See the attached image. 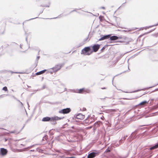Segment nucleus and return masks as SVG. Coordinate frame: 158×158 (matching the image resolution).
<instances>
[{
    "mask_svg": "<svg viewBox=\"0 0 158 158\" xmlns=\"http://www.w3.org/2000/svg\"><path fill=\"white\" fill-rule=\"evenodd\" d=\"M124 39L125 40L124 41H120L121 42H124L125 43V44H129V43L130 42H131L133 41L132 39L131 38H129L127 37H125Z\"/></svg>",
    "mask_w": 158,
    "mask_h": 158,
    "instance_id": "obj_6",
    "label": "nucleus"
},
{
    "mask_svg": "<svg viewBox=\"0 0 158 158\" xmlns=\"http://www.w3.org/2000/svg\"><path fill=\"white\" fill-rule=\"evenodd\" d=\"M101 8H102V9H105V7H101Z\"/></svg>",
    "mask_w": 158,
    "mask_h": 158,
    "instance_id": "obj_28",
    "label": "nucleus"
},
{
    "mask_svg": "<svg viewBox=\"0 0 158 158\" xmlns=\"http://www.w3.org/2000/svg\"><path fill=\"white\" fill-rule=\"evenodd\" d=\"M20 103H21V104L22 105H23V103L21 102H20Z\"/></svg>",
    "mask_w": 158,
    "mask_h": 158,
    "instance_id": "obj_32",
    "label": "nucleus"
},
{
    "mask_svg": "<svg viewBox=\"0 0 158 158\" xmlns=\"http://www.w3.org/2000/svg\"><path fill=\"white\" fill-rule=\"evenodd\" d=\"M93 51L91 50L90 47H86L82 49L81 52V54L84 55H89L91 54Z\"/></svg>",
    "mask_w": 158,
    "mask_h": 158,
    "instance_id": "obj_2",
    "label": "nucleus"
},
{
    "mask_svg": "<svg viewBox=\"0 0 158 158\" xmlns=\"http://www.w3.org/2000/svg\"><path fill=\"white\" fill-rule=\"evenodd\" d=\"M94 125H95V127H98L99 126V125L98 124V122H96L95 123Z\"/></svg>",
    "mask_w": 158,
    "mask_h": 158,
    "instance_id": "obj_19",
    "label": "nucleus"
},
{
    "mask_svg": "<svg viewBox=\"0 0 158 158\" xmlns=\"http://www.w3.org/2000/svg\"><path fill=\"white\" fill-rule=\"evenodd\" d=\"M61 67L62 65L61 64L56 65L54 67L49 69L48 71L51 74H52L53 72H56L59 70Z\"/></svg>",
    "mask_w": 158,
    "mask_h": 158,
    "instance_id": "obj_3",
    "label": "nucleus"
},
{
    "mask_svg": "<svg viewBox=\"0 0 158 158\" xmlns=\"http://www.w3.org/2000/svg\"><path fill=\"white\" fill-rule=\"evenodd\" d=\"M110 151V150L109 148H108L106 150V152H109Z\"/></svg>",
    "mask_w": 158,
    "mask_h": 158,
    "instance_id": "obj_23",
    "label": "nucleus"
},
{
    "mask_svg": "<svg viewBox=\"0 0 158 158\" xmlns=\"http://www.w3.org/2000/svg\"><path fill=\"white\" fill-rule=\"evenodd\" d=\"M20 48H21V47H22V45H20Z\"/></svg>",
    "mask_w": 158,
    "mask_h": 158,
    "instance_id": "obj_35",
    "label": "nucleus"
},
{
    "mask_svg": "<svg viewBox=\"0 0 158 158\" xmlns=\"http://www.w3.org/2000/svg\"><path fill=\"white\" fill-rule=\"evenodd\" d=\"M46 71V70L44 69V70L41 71L40 72H38L36 73V75H39L42 74L44 73Z\"/></svg>",
    "mask_w": 158,
    "mask_h": 158,
    "instance_id": "obj_14",
    "label": "nucleus"
},
{
    "mask_svg": "<svg viewBox=\"0 0 158 158\" xmlns=\"http://www.w3.org/2000/svg\"><path fill=\"white\" fill-rule=\"evenodd\" d=\"M118 37L116 36H113L110 37V39L111 40H114L118 39Z\"/></svg>",
    "mask_w": 158,
    "mask_h": 158,
    "instance_id": "obj_13",
    "label": "nucleus"
},
{
    "mask_svg": "<svg viewBox=\"0 0 158 158\" xmlns=\"http://www.w3.org/2000/svg\"><path fill=\"white\" fill-rule=\"evenodd\" d=\"M64 118V117H58L57 116H55L51 118L48 117H44L43 118L42 121L44 122H47L49 121L51 122H54L56 121L59 120L63 119Z\"/></svg>",
    "mask_w": 158,
    "mask_h": 158,
    "instance_id": "obj_1",
    "label": "nucleus"
},
{
    "mask_svg": "<svg viewBox=\"0 0 158 158\" xmlns=\"http://www.w3.org/2000/svg\"><path fill=\"white\" fill-rule=\"evenodd\" d=\"M39 58H40V56H38L37 57V60H39Z\"/></svg>",
    "mask_w": 158,
    "mask_h": 158,
    "instance_id": "obj_29",
    "label": "nucleus"
},
{
    "mask_svg": "<svg viewBox=\"0 0 158 158\" xmlns=\"http://www.w3.org/2000/svg\"><path fill=\"white\" fill-rule=\"evenodd\" d=\"M136 132V131H135L134 132H133L131 135L129 137V138L128 139L129 141H131L133 139H134L135 138V135L136 134H135V133Z\"/></svg>",
    "mask_w": 158,
    "mask_h": 158,
    "instance_id": "obj_10",
    "label": "nucleus"
},
{
    "mask_svg": "<svg viewBox=\"0 0 158 158\" xmlns=\"http://www.w3.org/2000/svg\"><path fill=\"white\" fill-rule=\"evenodd\" d=\"M102 49H104V48H102Z\"/></svg>",
    "mask_w": 158,
    "mask_h": 158,
    "instance_id": "obj_38",
    "label": "nucleus"
},
{
    "mask_svg": "<svg viewBox=\"0 0 158 158\" xmlns=\"http://www.w3.org/2000/svg\"><path fill=\"white\" fill-rule=\"evenodd\" d=\"M149 101H144L142 102H140L139 104V105L142 106V105H144L146 104V103H148Z\"/></svg>",
    "mask_w": 158,
    "mask_h": 158,
    "instance_id": "obj_16",
    "label": "nucleus"
},
{
    "mask_svg": "<svg viewBox=\"0 0 158 158\" xmlns=\"http://www.w3.org/2000/svg\"><path fill=\"white\" fill-rule=\"evenodd\" d=\"M127 137V136H124V138H123L122 139H121L119 141V144L122 143H123L124 140H125V139H126V137Z\"/></svg>",
    "mask_w": 158,
    "mask_h": 158,
    "instance_id": "obj_15",
    "label": "nucleus"
},
{
    "mask_svg": "<svg viewBox=\"0 0 158 158\" xmlns=\"http://www.w3.org/2000/svg\"><path fill=\"white\" fill-rule=\"evenodd\" d=\"M102 49H104V48H102Z\"/></svg>",
    "mask_w": 158,
    "mask_h": 158,
    "instance_id": "obj_36",
    "label": "nucleus"
},
{
    "mask_svg": "<svg viewBox=\"0 0 158 158\" xmlns=\"http://www.w3.org/2000/svg\"><path fill=\"white\" fill-rule=\"evenodd\" d=\"M83 110L84 111L86 110V109L85 108H83Z\"/></svg>",
    "mask_w": 158,
    "mask_h": 158,
    "instance_id": "obj_30",
    "label": "nucleus"
},
{
    "mask_svg": "<svg viewBox=\"0 0 158 158\" xmlns=\"http://www.w3.org/2000/svg\"><path fill=\"white\" fill-rule=\"evenodd\" d=\"M106 98H107V97H105V98H103V99H105Z\"/></svg>",
    "mask_w": 158,
    "mask_h": 158,
    "instance_id": "obj_34",
    "label": "nucleus"
},
{
    "mask_svg": "<svg viewBox=\"0 0 158 158\" xmlns=\"http://www.w3.org/2000/svg\"><path fill=\"white\" fill-rule=\"evenodd\" d=\"M158 148V144L155 145V146H152V147L150 148V150H152V149H156Z\"/></svg>",
    "mask_w": 158,
    "mask_h": 158,
    "instance_id": "obj_17",
    "label": "nucleus"
},
{
    "mask_svg": "<svg viewBox=\"0 0 158 158\" xmlns=\"http://www.w3.org/2000/svg\"><path fill=\"white\" fill-rule=\"evenodd\" d=\"M110 35H105L102 37H101L98 40L99 41H101L102 40H103L106 39H107L110 38Z\"/></svg>",
    "mask_w": 158,
    "mask_h": 158,
    "instance_id": "obj_12",
    "label": "nucleus"
},
{
    "mask_svg": "<svg viewBox=\"0 0 158 158\" xmlns=\"http://www.w3.org/2000/svg\"><path fill=\"white\" fill-rule=\"evenodd\" d=\"M104 118V117L103 116H102V117H101V119L103 120Z\"/></svg>",
    "mask_w": 158,
    "mask_h": 158,
    "instance_id": "obj_26",
    "label": "nucleus"
},
{
    "mask_svg": "<svg viewBox=\"0 0 158 158\" xmlns=\"http://www.w3.org/2000/svg\"><path fill=\"white\" fill-rule=\"evenodd\" d=\"M94 120L90 116H88L84 121V123L86 124H89L94 122Z\"/></svg>",
    "mask_w": 158,
    "mask_h": 158,
    "instance_id": "obj_4",
    "label": "nucleus"
},
{
    "mask_svg": "<svg viewBox=\"0 0 158 158\" xmlns=\"http://www.w3.org/2000/svg\"><path fill=\"white\" fill-rule=\"evenodd\" d=\"M0 152L2 155L4 156L6 154L7 151L6 149L4 148H1L0 149Z\"/></svg>",
    "mask_w": 158,
    "mask_h": 158,
    "instance_id": "obj_11",
    "label": "nucleus"
},
{
    "mask_svg": "<svg viewBox=\"0 0 158 158\" xmlns=\"http://www.w3.org/2000/svg\"><path fill=\"white\" fill-rule=\"evenodd\" d=\"M74 117L77 119L82 120L84 118L85 115L81 114H78L75 115Z\"/></svg>",
    "mask_w": 158,
    "mask_h": 158,
    "instance_id": "obj_7",
    "label": "nucleus"
},
{
    "mask_svg": "<svg viewBox=\"0 0 158 158\" xmlns=\"http://www.w3.org/2000/svg\"><path fill=\"white\" fill-rule=\"evenodd\" d=\"M66 158H73V157H67Z\"/></svg>",
    "mask_w": 158,
    "mask_h": 158,
    "instance_id": "obj_33",
    "label": "nucleus"
},
{
    "mask_svg": "<svg viewBox=\"0 0 158 158\" xmlns=\"http://www.w3.org/2000/svg\"><path fill=\"white\" fill-rule=\"evenodd\" d=\"M46 85H44L42 87V89H45L46 88Z\"/></svg>",
    "mask_w": 158,
    "mask_h": 158,
    "instance_id": "obj_24",
    "label": "nucleus"
},
{
    "mask_svg": "<svg viewBox=\"0 0 158 158\" xmlns=\"http://www.w3.org/2000/svg\"><path fill=\"white\" fill-rule=\"evenodd\" d=\"M110 110V111H115V110L111 109V110Z\"/></svg>",
    "mask_w": 158,
    "mask_h": 158,
    "instance_id": "obj_27",
    "label": "nucleus"
},
{
    "mask_svg": "<svg viewBox=\"0 0 158 158\" xmlns=\"http://www.w3.org/2000/svg\"><path fill=\"white\" fill-rule=\"evenodd\" d=\"M19 133V131L17 130H15L13 131H11L10 132V133H14L15 134H17Z\"/></svg>",
    "mask_w": 158,
    "mask_h": 158,
    "instance_id": "obj_18",
    "label": "nucleus"
},
{
    "mask_svg": "<svg viewBox=\"0 0 158 158\" xmlns=\"http://www.w3.org/2000/svg\"><path fill=\"white\" fill-rule=\"evenodd\" d=\"M2 89L5 91H6L7 90V88L6 86H5L4 87H3Z\"/></svg>",
    "mask_w": 158,
    "mask_h": 158,
    "instance_id": "obj_21",
    "label": "nucleus"
},
{
    "mask_svg": "<svg viewBox=\"0 0 158 158\" xmlns=\"http://www.w3.org/2000/svg\"><path fill=\"white\" fill-rule=\"evenodd\" d=\"M102 49H104V48H102Z\"/></svg>",
    "mask_w": 158,
    "mask_h": 158,
    "instance_id": "obj_37",
    "label": "nucleus"
},
{
    "mask_svg": "<svg viewBox=\"0 0 158 158\" xmlns=\"http://www.w3.org/2000/svg\"><path fill=\"white\" fill-rule=\"evenodd\" d=\"M27 105H28V107H29V104H28V102H27Z\"/></svg>",
    "mask_w": 158,
    "mask_h": 158,
    "instance_id": "obj_31",
    "label": "nucleus"
},
{
    "mask_svg": "<svg viewBox=\"0 0 158 158\" xmlns=\"http://www.w3.org/2000/svg\"><path fill=\"white\" fill-rule=\"evenodd\" d=\"M71 110L70 108H66L61 110L59 111V113L60 114H66L69 113Z\"/></svg>",
    "mask_w": 158,
    "mask_h": 158,
    "instance_id": "obj_5",
    "label": "nucleus"
},
{
    "mask_svg": "<svg viewBox=\"0 0 158 158\" xmlns=\"http://www.w3.org/2000/svg\"><path fill=\"white\" fill-rule=\"evenodd\" d=\"M47 135H45L44 137L43 138V140H44V139H45L46 140H47Z\"/></svg>",
    "mask_w": 158,
    "mask_h": 158,
    "instance_id": "obj_22",
    "label": "nucleus"
},
{
    "mask_svg": "<svg viewBox=\"0 0 158 158\" xmlns=\"http://www.w3.org/2000/svg\"><path fill=\"white\" fill-rule=\"evenodd\" d=\"M100 47V45L98 44H95L93 47L92 48L94 52H97L99 49Z\"/></svg>",
    "mask_w": 158,
    "mask_h": 158,
    "instance_id": "obj_8",
    "label": "nucleus"
},
{
    "mask_svg": "<svg viewBox=\"0 0 158 158\" xmlns=\"http://www.w3.org/2000/svg\"><path fill=\"white\" fill-rule=\"evenodd\" d=\"M158 25V23L157 24H156V25H153V26H150L149 27H152L153 26H157V25Z\"/></svg>",
    "mask_w": 158,
    "mask_h": 158,
    "instance_id": "obj_25",
    "label": "nucleus"
},
{
    "mask_svg": "<svg viewBox=\"0 0 158 158\" xmlns=\"http://www.w3.org/2000/svg\"><path fill=\"white\" fill-rule=\"evenodd\" d=\"M84 89H80L79 90V91L78 92V93H82L83 92V91L84 90Z\"/></svg>",
    "mask_w": 158,
    "mask_h": 158,
    "instance_id": "obj_20",
    "label": "nucleus"
},
{
    "mask_svg": "<svg viewBox=\"0 0 158 158\" xmlns=\"http://www.w3.org/2000/svg\"><path fill=\"white\" fill-rule=\"evenodd\" d=\"M98 154L97 153L92 152L89 154L87 156L88 158H93L96 156Z\"/></svg>",
    "mask_w": 158,
    "mask_h": 158,
    "instance_id": "obj_9",
    "label": "nucleus"
}]
</instances>
